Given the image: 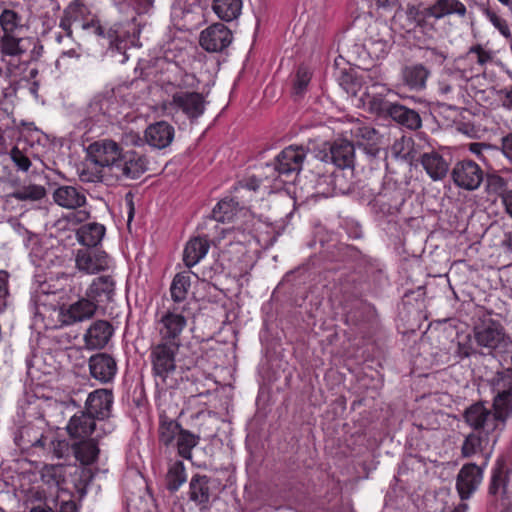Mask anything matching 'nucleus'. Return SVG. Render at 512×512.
<instances>
[{
    "mask_svg": "<svg viewBox=\"0 0 512 512\" xmlns=\"http://www.w3.org/2000/svg\"><path fill=\"white\" fill-rule=\"evenodd\" d=\"M170 45L162 47V90L171 96V99L162 101V112L167 109L177 110L190 120L197 119L205 111L204 97L201 93L185 90L192 85L193 76L178 65L176 59L181 51L173 53Z\"/></svg>",
    "mask_w": 512,
    "mask_h": 512,
    "instance_id": "1",
    "label": "nucleus"
},
{
    "mask_svg": "<svg viewBox=\"0 0 512 512\" xmlns=\"http://www.w3.org/2000/svg\"><path fill=\"white\" fill-rule=\"evenodd\" d=\"M494 390L493 410L482 402L470 405L464 412L465 422L475 432L491 436L495 444L500 433L505 429L507 420L512 416V376L505 375L497 379Z\"/></svg>",
    "mask_w": 512,
    "mask_h": 512,
    "instance_id": "2",
    "label": "nucleus"
},
{
    "mask_svg": "<svg viewBox=\"0 0 512 512\" xmlns=\"http://www.w3.org/2000/svg\"><path fill=\"white\" fill-rule=\"evenodd\" d=\"M118 11L125 14V23H116L106 30L98 21L81 23V28L91 34L109 40V47L113 51L123 54L121 62L127 59L125 52L131 46H136L139 29L135 23L136 15L147 13L154 4V0H113Z\"/></svg>",
    "mask_w": 512,
    "mask_h": 512,
    "instance_id": "3",
    "label": "nucleus"
},
{
    "mask_svg": "<svg viewBox=\"0 0 512 512\" xmlns=\"http://www.w3.org/2000/svg\"><path fill=\"white\" fill-rule=\"evenodd\" d=\"M405 22L401 28L406 32L419 29L424 34L436 30L435 22L444 17L456 15L463 18L467 14V8L461 0H435L429 6L408 3L405 9Z\"/></svg>",
    "mask_w": 512,
    "mask_h": 512,
    "instance_id": "4",
    "label": "nucleus"
},
{
    "mask_svg": "<svg viewBox=\"0 0 512 512\" xmlns=\"http://www.w3.org/2000/svg\"><path fill=\"white\" fill-rule=\"evenodd\" d=\"M186 310V304L173 307L172 310L162 316V325L166 329L167 340L162 342V381L163 374H168L175 370V355L179 349V336L187 324L183 312Z\"/></svg>",
    "mask_w": 512,
    "mask_h": 512,
    "instance_id": "5",
    "label": "nucleus"
},
{
    "mask_svg": "<svg viewBox=\"0 0 512 512\" xmlns=\"http://www.w3.org/2000/svg\"><path fill=\"white\" fill-rule=\"evenodd\" d=\"M370 107L373 111L388 115L395 122L410 130H416L422 125L418 112L403 105L373 97L370 101Z\"/></svg>",
    "mask_w": 512,
    "mask_h": 512,
    "instance_id": "6",
    "label": "nucleus"
},
{
    "mask_svg": "<svg viewBox=\"0 0 512 512\" xmlns=\"http://www.w3.org/2000/svg\"><path fill=\"white\" fill-rule=\"evenodd\" d=\"M175 439L179 456L184 459H192V450L198 444L199 437L190 431L183 429L181 425L172 420L162 419V442L168 444Z\"/></svg>",
    "mask_w": 512,
    "mask_h": 512,
    "instance_id": "7",
    "label": "nucleus"
},
{
    "mask_svg": "<svg viewBox=\"0 0 512 512\" xmlns=\"http://www.w3.org/2000/svg\"><path fill=\"white\" fill-rule=\"evenodd\" d=\"M75 267L79 272L94 275L112 269L114 261L103 250L82 248L75 254Z\"/></svg>",
    "mask_w": 512,
    "mask_h": 512,
    "instance_id": "8",
    "label": "nucleus"
},
{
    "mask_svg": "<svg viewBox=\"0 0 512 512\" xmlns=\"http://www.w3.org/2000/svg\"><path fill=\"white\" fill-rule=\"evenodd\" d=\"M98 309L96 303L84 295L72 303L60 306L58 321L62 326H71L92 319Z\"/></svg>",
    "mask_w": 512,
    "mask_h": 512,
    "instance_id": "9",
    "label": "nucleus"
},
{
    "mask_svg": "<svg viewBox=\"0 0 512 512\" xmlns=\"http://www.w3.org/2000/svg\"><path fill=\"white\" fill-rule=\"evenodd\" d=\"M453 183L464 190L473 191L480 187L484 179L482 168L474 161H458L451 170Z\"/></svg>",
    "mask_w": 512,
    "mask_h": 512,
    "instance_id": "10",
    "label": "nucleus"
},
{
    "mask_svg": "<svg viewBox=\"0 0 512 512\" xmlns=\"http://www.w3.org/2000/svg\"><path fill=\"white\" fill-rule=\"evenodd\" d=\"M88 161L95 166L110 167L115 171L121 158V149L112 140L104 139L96 141L88 146Z\"/></svg>",
    "mask_w": 512,
    "mask_h": 512,
    "instance_id": "11",
    "label": "nucleus"
},
{
    "mask_svg": "<svg viewBox=\"0 0 512 512\" xmlns=\"http://www.w3.org/2000/svg\"><path fill=\"white\" fill-rule=\"evenodd\" d=\"M97 421L87 412H79L69 420L66 426L67 433L71 440L103 437L106 432L102 427L103 425H98Z\"/></svg>",
    "mask_w": 512,
    "mask_h": 512,
    "instance_id": "12",
    "label": "nucleus"
},
{
    "mask_svg": "<svg viewBox=\"0 0 512 512\" xmlns=\"http://www.w3.org/2000/svg\"><path fill=\"white\" fill-rule=\"evenodd\" d=\"M484 467L466 463L456 477V490L461 500H468L479 488L483 480Z\"/></svg>",
    "mask_w": 512,
    "mask_h": 512,
    "instance_id": "13",
    "label": "nucleus"
},
{
    "mask_svg": "<svg viewBox=\"0 0 512 512\" xmlns=\"http://www.w3.org/2000/svg\"><path fill=\"white\" fill-rule=\"evenodd\" d=\"M115 110L109 93L96 95L85 109L84 127L92 130L96 124L105 122Z\"/></svg>",
    "mask_w": 512,
    "mask_h": 512,
    "instance_id": "14",
    "label": "nucleus"
},
{
    "mask_svg": "<svg viewBox=\"0 0 512 512\" xmlns=\"http://www.w3.org/2000/svg\"><path fill=\"white\" fill-rule=\"evenodd\" d=\"M465 92L459 79L452 75L442 76L437 83V95L450 109L465 103Z\"/></svg>",
    "mask_w": 512,
    "mask_h": 512,
    "instance_id": "15",
    "label": "nucleus"
},
{
    "mask_svg": "<svg viewBox=\"0 0 512 512\" xmlns=\"http://www.w3.org/2000/svg\"><path fill=\"white\" fill-rule=\"evenodd\" d=\"M232 42V33L223 23H215L201 32L200 45L208 52H220Z\"/></svg>",
    "mask_w": 512,
    "mask_h": 512,
    "instance_id": "16",
    "label": "nucleus"
},
{
    "mask_svg": "<svg viewBox=\"0 0 512 512\" xmlns=\"http://www.w3.org/2000/svg\"><path fill=\"white\" fill-rule=\"evenodd\" d=\"M211 478L204 474H194L189 482L188 498L200 511L210 508L212 491Z\"/></svg>",
    "mask_w": 512,
    "mask_h": 512,
    "instance_id": "17",
    "label": "nucleus"
},
{
    "mask_svg": "<svg viewBox=\"0 0 512 512\" xmlns=\"http://www.w3.org/2000/svg\"><path fill=\"white\" fill-rule=\"evenodd\" d=\"M116 282L111 275L94 278L85 291V295L102 308L111 302L115 296Z\"/></svg>",
    "mask_w": 512,
    "mask_h": 512,
    "instance_id": "18",
    "label": "nucleus"
},
{
    "mask_svg": "<svg viewBox=\"0 0 512 512\" xmlns=\"http://www.w3.org/2000/svg\"><path fill=\"white\" fill-rule=\"evenodd\" d=\"M305 157L306 152L303 147L289 146L276 157L274 170L278 172V175L285 176L298 173L302 168Z\"/></svg>",
    "mask_w": 512,
    "mask_h": 512,
    "instance_id": "19",
    "label": "nucleus"
},
{
    "mask_svg": "<svg viewBox=\"0 0 512 512\" xmlns=\"http://www.w3.org/2000/svg\"><path fill=\"white\" fill-rule=\"evenodd\" d=\"M504 329L495 321L482 323L474 328V338L476 343L490 353L492 350L498 348L504 342Z\"/></svg>",
    "mask_w": 512,
    "mask_h": 512,
    "instance_id": "20",
    "label": "nucleus"
},
{
    "mask_svg": "<svg viewBox=\"0 0 512 512\" xmlns=\"http://www.w3.org/2000/svg\"><path fill=\"white\" fill-rule=\"evenodd\" d=\"M33 447L41 448L43 453L57 459L67 458L72 453V442L59 437L55 433L42 434Z\"/></svg>",
    "mask_w": 512,
    "mask_h": 512,
    "instance_id": "21",
    "label": "nucleus"
},
{
    "mask_svg": "<svg viewBox=\"0 0 512 512\" xmlns=\"http://www.w3.org/2000/svg\"><path fill=\"white\" fill-rule=\"evenodd\" d=\"M90 375L100 383L112 381L117 372L115 359L106 353H97L89 358Z\"/></svg>",
    "mask_w": 512,
    "mask_h": 512,
    "instance_id": "22",
    "label": "nucleus"
},
{
    "mask_svg": "<svg viewBox=\"0 0 512 512\" xmlns=\"http://www.w3.org/2000/svg\"><path fill=\"white\" fill-rule=\"evenodd\" d=\"M113 326L106 320L94 321L84 333V342L87 349L104 348L113 335Z\"/></svg>",
    "mask_w": 512,
    "mask_h": 512,
    "instance_id": "23",
    "label": "nucleus"
},
{
    "mask_svg": "<svg viewBox=\"0 0 512 512\" xmlns=\"http://www.w3.org/2000/svg\"><path fill=\"white\" fill-rule=\"evenodd\" d=\"M113 403L112 392L107 389H98L89 394L86 400V411L96 420L108 417Z\"/></svg>",
    "mask_w": 512,
    "mask_h": 512,
    "instance_id": "24",
    "label": "nucleus"
},
{
    "mask_svg": "<svg viewBox=\"0 0 512 512\" xmlns=\"http://www.w3.org/2000/svg\"><path fill=\"white\" fill-rule=\"evenodd\" d=\"M102 437H92L72 440V454L82 465L93 464L99 456V440Z\"/></svg>",
    "mask_w": 512,
    "mask_h": 512,
    "instance_id": "25",
    "label": "nucleus"
},
{
    "mask_svg": "<svg viewBox=\"0 0 512 512\" xmlns=\"http://www.w3.org/2000/svg\"><path fill=\"white\" fill-rule=\"evenodd\" d=\"M330 158L332 163L340 169L353 168L355 160L353 143L346 139L335 140L330 147Z\"/></svg>",
    "mask_w": 512,
    "mask_h": 512,
    "instance_id": "26",
    "label": "nucleus"
},
{
    "mask_svg": "<svg viewBox=\"0 0 512 512\" xmlns=\"http://www.w3.org/2000/svg\"><path fill=\"white\" fill-rule=\"evenodd\" d=\"M146 171V161L141 156L135 153H127L121 157L114 174L117 177H124L127 179L139 178Z\"/></svg>",
    "mask_w": 512,
    "mask_h": 512,
    "instance_id": "27",
    "label": "nucleus"
},
{
    "mask_svg": "<svg viewBox=\"0 0 512 512\" xmlns=\"http://www.w3.org/2000/svg\"><path fill=\"white\" fill-rule=\"evenodd\" d=\"M420 163L433 181L443 180L448 174L449 163L437 152L423 153Z\"/></svg>",
    "mask_w": 512,
    "mask_h": 512,
    "instance_id": "28",
    "label": "nucleus"
},
{
    "mask_svg": "<svg viewBox=\"0 0 512 512\" xmlns=\"http://www.w3.org/2000/svg\"><path fill=\"white\" fill-rule=\"evenodd\" d=\"M28 38L16 37L14 34H3L0 37L1 61L6 62L7 57L19 58L28 49Z\"/></svg>",
    "mask_w": 512,
    "mask_h": 512,
    "instance_id": "29",
    "label": "nucleus"
},
{
    "mask_svg": "<svg viewBox=\"0 0 512 512\" xmlns=\"http://www.w3.org/2000/svg\"><path fill=\"white\" fill-rule=\"evenodd\" d=\"M54 201L67 209H77L84 206L86 196L81 189L73 186H61L53 194Z\"/></svg>",
    "mask_w": 512,
    "mask_h": 512,
    "instance_id": "30",
    "label": "nucleus"
},
{
    "mask_svg": "<svg viewBox=\"0 0 512 512\" xmlns=\"http://www.w3.org/2000/svg\"><path fill=\"white\" fill-rule=\"evenodd\" d=\"M210 248L209 241L205 237H195L190 239L184 249L183 261L188 268L195 266L208 253Z\"/></svg>",
    "mask_w": 512,
    "mask_h": 512,
    "instance_id": "31",
    "label": "nucleus"
},
{
    "mask_svg": "<svg viewBox=\"0 0 512 512\" xmlns=\"http://www.w3.org/2000/svg\"><path fill=\"white\" fill-rule=\"evenodd\" d=\"M106 232L104 225L96 222L87 223L78 228L77 240L86 248L96 247L103 239Z\"/></svg>",
    "mask_w": 512,
    "mask_h": 512,
    "instance_id": "32",
    "label": "nucleus"
},
{
    "mask_svg": "<svg viewBox=\"0 0 512 512\" xmlns=\"http://www.w3.org/2000/svg\"><path fill=\"white\" fill-rule=\"evenodd\" d=\"M235 197H225L212 210V217L217 222H231L244 207L240 206Z\"/></svg>",
    "mask_w": 512,
    "mask_h": 512,
    "instance_id": "33",
    "label": "nucleus"
},
{
    "mask_svg": "<svg viewBox=\"0 0 512 512\" xmlns=\"http://www.w3.org/2000/svg\"><path fill=\"white\" fill-rule=\"evenodd\" d=\"M463 59L471 65V70L479 73L485 70L488 63L492 62L493 52L481 44H475L469 48Z\"/></svg>",
    "mask_w": 512,
    "mask_h": 512,
    "instance_id": "34",
    "label": "nucleus"
},
{
    "mask_svg": "<svg viewBox=\"0 0 512 512\" xmlns=\"http://www.w3.org/2000/svg\"><path fill=\"white\" fill-rule=\"evenodd\" d=\"M191 287V272L183 271L177 273L170 286V296L177 305H184Z\"/></svg>",
    "mask_w": 512,
    "mask_h": 512,
    "instance_id": "35",
    "label": "nucleus"
},
{
    "mask_svg": "<svg viewBox=\"0 0 512 512\" xmlns=\"http://www.w3.org/2000/svg\"><path fill=\"white\" fill-rule=\"evenodd\" d=\"M186 481L187 473L184 462L181 460L170 462L165 476L167 490L175 493Z\"/></svg>",
    "mask_w": 512,
    "mask_h": 512,
    "instance_id": "36",
    "label": "nucleus"
},
{
    "mask_svg": "<svg viewBox=\"0 0 512 512\" xmlns=\"http://www.w3.org/2000/svg\"><path fill=\"white\" fill-rule=\"evenodd\" d=\"M242 0H213L212 9L223 21L231 22L237 19L242 10Z\"/></svg>",
    "mask_w": 512,
    "mask_h": 512,
    "instance_id": "37",
    "label": "nucleus"
},
{
    "mask_svg": "<svg viewBox=\"0 0 512 512\" xmlns=\"http://www.w3.org/2000/svg\"><path fill=\"white\" fill-rule=\"evenodd\" d=\"M430 72L422 64L407 66L403 71L405 84L412 90H421L425 87Z\"/></svg>",
    "mask_w": 512,
    "mask_h": 512,
    "instance_id": "38",
    "label": "nucleus"
},
{
    "mask_svg": "<svg viewBox=\"0 0 512 512\" xmlns=\"http://www.w3.org/2000/svg\"><path fill=\"white\" fill-rule=\"evenodd\" d=\"M355 137L368 154L373 156L377 154L380 135L375 128L368 125L359 126L355 131Z\"/></svg>",
    "mask_w": 512,
    "mask_h": 512,
    "instance_id": "39",
    "label": "nucleus"
},
{
    "mask_svg": "<svg viewBox=\"0 0 512 512\" xmlns=\"http://www.w3.org/2000/svg\"><path fill=\"white\" fill-rule=\"evenodd\" d=\"M492 441L491 436H486L481 432H471L468 434L461 447V455L464 458H470L475 454L482 452L484 448Z\"/></svg>",
    "mask_w": 512,
    "mask_h": 512,
    "instance_id": "40",
    "label": "nucleus"
},
{
    "mask_svg": "<svg viewBox=\"0 0 512 512\" xmlns=\"http://www.w3.org/2000/svg\"><path fill=\"white\" fill-rule=\"evenodd\" d=\"M143 85L144 82L142 80H134L130 83L118 85L108 93L111 96V100L119 97L123 104L133 106L140 98V96L137 95V90Z\"/></svg>",
    "mask_w": 512,
    "mask_h": 512,
    "instance_id": "41",
    "label": "nucleus"
},
{
    "mask_svg": "<svg viewBox=\"0 0 512 512\" xmlns=\"http://www.w3.org/2000/svg\"><path fill=\"white\" fill-rule=\"evenodd\" d=\"M65 466L46 465L41 471V479L49 487H55L57 491H64L65 484Z\"/></svg>",
    "mask_w": 512,
    "mask_h": 512,
    "instance_id": "42",
    "label": "nucleus"
},
{
    "mask_svg": "<svg viewBox=\"0 0 512 512\" xmlns=\"http://www.w3.org/2000/svg\"><path fill=\"white\" fill-rule=\"evenodd\" d=\"M508 471L503 464H497L492 470L491 480L488 488L489 495L498 496L506 492L508 485Z\"/></svg>",
    "mask_w": 512,
    "mask_h": 512,
    "instance_id": "43",
    "label": "nucleus"
},
{
    "mask_svg": "<svg viewBox=\"0 0 512 512\" xmlns=\"http://www.w3.org/2000/svg\"><path fill=\"white\" fill-rule=\"evenodd\" d=\"M46 194V190L41 185L30 184L23 186L12 193V197L19 201H37L42 199Z\"/></svg>",
    "mask_w": 512,
    "mask_h": 512,
    "instance_id": "44",
    "label": "nucleus"
},
{
    "mask_svg": "<svg viewBox=\"0 0 512 512\" xmlns=\"http://www.w3.org/2000/svg\"><path fill=\"white\" fill-rule=\"evenodd\" d=\"M483 14L503 37H505L507 40H512V32L506 19L500 16L494 8L490 6L485 8L483 10Z\"/></svg>",
    "mask_w": 512,
    "mask_h": 512,
    "instance_id": "45",
    "label": "nucleus"
},
{
    "mask_svg": "<svg viewBox=\"0 0 512 512\" xmlns=\"http://www.w3.org/2000/svg\"><path fill=\"white\" fill-rule=\"evenodd\" d=\"M0 26L3 34H14L22 26L21 17L14 10L4 9L0 14Z\"/></svg>",
    "mask_w": 512,
    "mask_h": 512,
    "instance_id": "46",
    "label": "nucleus"
},
{
    "mask_svg": "<svg viewBox=\"0 0 512 512\" xmlns=\"http://www.w3.org/2000/svg\"><path fill=\"white\" fill-rule=\"evenodd\" d=\"M23 501L29 512L33 506L37 507L48 504L45 491L38 486H33L25 490Z\"/></svg>",
    "mask_w": 512,
    "mask_h": 512,
    "instance_id": "47",
    "label": "nucleus"
},
{
    "mask_svg": "<svg viewBox=\"0 0 512 512\" xmlns=\"http://www.w3.org/2000/svg\"><path fill=\"white\" fill-rule=\"evenodd\" d=\"M486 190L490 194H495L503 198L507 190V180L495 172L487 173Z\"/></svg>",
    "mask_w": 512,
    "mask_h": 512,
    "instance_id": "48",
    "label": "nucleus"
},
{
    "mask_svg": "<svg viewBox=\"0 0 512 512\" xmlns=\"http://www.w3.org/2000/svg\"><path fill=\"white\" fill-rule=\"evenodd\" d=\"M311 72L309 69L304 66L300 65L297 68L295 78L293 80V92L296 95H302L307 90V87L311 81Z\"/></svg>",
    "mask_w": 512,
    "mask_h": 512,
    "instance_id": "49",
    "label": "nucleus"
},
{
    "mask_svg": "<svg viewBox=\"0 0 512 512\" xmlns=\"http://www.w3.org/2000/svg\"><path fill=\"white\" fill-rule=\"evenodd\" d=\"M262 185V179L258 178L255 175L248 176L240 181H238L237 185L235 186V193L236 198H243L244 195L242 194V191H248V192H256L260 186Z\"/></svg>",
    "mask_w": 512,
    "mask_h": 512,
    "instance_id": "50",
    "label": "nucleus"
},
{
    "mask_svg": "<svg viewBox=\"0 0 512 512\" xmlns=\"http://www.w3.org/2000/svg\"><path fill=\"white\" fill-rule=\"evenodd\" d=\"M79 177L82 182L95 183L102 180V167L95 166L89 161L85 164L79 172Z\"/></svg>",
    "mask_w": 512,
    "mask_h": 512,
    "instance_id": "51",
    "label": "nucleus"
},
{
    "mask_svg": "<svg viewBox=\"0 0 512 512\" xmlns=\"http://www.w3.org/2000/svg\"><path fill=\"white\" fill-rule=\"evenodd\" d=\"M143 145L147 144L151 148L159 149L160 148V122H155L150 124L142 137Z\"/></svg>",
    "mask_w": 512,
    "mask_h": 512,
    "instance_id": "52",
    "label": "nucleus"
},
{
    "mask_svg": "<svg viewBox=\"0 0 512 512\" xmlns=\"http://www.w3.org/2000/svg\"><path fill=\"white\" fill-rule=\"evenodd\" d=\"M85 11L86 8L83 4L78 1H74L65 8L63 15H65L73 24L82 23L81 20Z\"/></svg>",
    "mask_w": 512,
    "mask_h": 512,
    "instance_id": "53",
    "label": "nucleus"
},
{
    "mask_svg": "<svg viewBox=\"0 0 512 512\" xmlns=\"http://www.w3.org/2000/svg\"><path fill=\"white\" fill-rule=\"evenodd\" d=\"M10 157L18 170L27 172L31 167L30 159L18 148L13 147L10 151Z\"/></svg>",
    "mask_w": 512,
    "mask_h": 512,
    "instance_id": "54",
    "label": "nucleus"
},
{
    "mask_svg": "<svg viewBox=\"0 0 512 512\" xmlns=\"http://www.w3.org/2000/svg\"><path fill=\"white\" fill-rule=\"evenodd\" d=\"M494 147L487 143L474 142L469 144V151L481 161H486L485 153L491 152Z\"/></svg>",
    "mask_w": 512,
    "mask_h": 512,
    "instance_id": "55",
    "label": "nucleus"
},
{
    "mask_svg": "<svg viewBox=\"0 0 512 512\" xmlns=\"http://www.w3.org/2000/svg\"><path fill=\"white\" fill-rule=\"evenodd\" d=\"M150 359L155 379L160 375V344L151 346Z\"/></svg>",
    "mask_w": 512,
    "mask_h": 512,
    "instance_id": "56",
    "label": "nucleus"
},
{
    "mask_svg": "<svg viewBox=\"0 0 512 512\" xmlns=\"http://www.w3.org/2000/svg\"><path fill=\"white\" fill-rule=\"evenodd\" d=\"M175 129L169 123L162 121V149L170 145L174 139Z\"/></svg>",
    "mask_w": 512,
    "mask_h": 512,
    "instance_id": "57",
    "label": "nucleus"
},
{
    "mask_svg": "<svg viewBox=\"0 0 512 512\" xmlns=\"http://www.w3.org/2000/svg\"><path fill=\"white\" fill-rule=\"evenodd\" d=\"M501 151L512 162V133H508L501 138Z\"/></svg>",
    "mask_w": 512,
    "mask_h": 512,
    "instance_id": "58",
    "label": "nucleus"
},
{
    "mask_svg": "<svg viewBox=\"0 0 512 512\" xmlns=\"http://www.w3.org/2000/svg\"><path fill=\"white\" fill-rule=\"evenodd\" d=\"M472 353H473V348L470 344V339H467V341L464 343H462V342L458 343L456 354L460 358H467V357L471 356Z\"/></svg>",
    "mask_w": 512,
    "mask_h": 512,
    "instance_id": "59",
    "label": "nucleus"
},
{
    "mask_svg": "<svg viewBox=\"0 0 512 512\" xmlns=\"http://www.w3.org/2000/svg\"><path fill=\"white\" fill-rule=\"evenodd\" d=\"M377 9L390 11L399 5V0H373Z\"/></svg>",
    "mask_w": 512,
    "mask_h": 512,
    "instance_id": "60",
    "label": "nucleus"
},
{
    "mask_svg": "<svg viewBox=\"0 0 512 512\" xmlns=\"http://www.w3.org/2000/svg\"><path fill=\"white\" fill-rule=\"evenodd\" d=\"M124 141L126 144L134 145V146H142L143 140L142 137L135 132H127L124 135Z\"/></svg>",
    "mask_w": 512,
    "mask_h": 512,
    "instance_id": "61",
    "label": "nucleus"
},
{
    "mask_svg": "<svg viewBox=\"0 0 512 512\" xmlns=\"http://www.w3.org/2000/svg\"><path fill=\"white\" fill-rule=\"evenodd\" d=\"M506 212L512 217V190H508L502 198Z\"/></svg>",
    "mask_w": 512,
    "mask_h": 512,
    "instance_id": "62",
    "label": "nucleus"
},
{
    "mask_svg": "<svg viewBox=\"0 0 512 512\" xmlns=\"http://www.w3.org/2000/svg\"><path fill=\"white\" fill-rule=\"evenodd\" d=\"M89 217V213L85 210H80L76 213H72L70 216H69V220L70 221H75V222H83L85 220H87Z\"/></svg>",
    "mask_w": 512,
    "mask_h": 512,
    "instance_id": "63",
    "label": "nucleus"
},
{
    "mask_svg": "<svg viewBox=\"0 0 512 512\" xmlns=\"http://www.w3.org/2000/svg\"><path fill=\"white\" fill-rule=\"evenodd\" d=\"M503 105L508 109H512V86L505 89Z\"/></svg>",
    "mask_w": 512,
    "mask_h": 512,
    "instance_id": "64",
    "label": "nucleus"
}]
</instances>
